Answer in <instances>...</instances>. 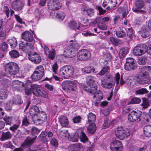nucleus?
Wrapping results in <instances>:
<instances>
[{
  "label": "nucleus",
  "mask_w": 151,
  "mask_h": 151,
  "mask_svg": "<svg viewBox=\"0 0 151 151\" xmlns=\"http://www.w3.org/2000/svg\"><path fill=\"white\" fill-rule=\"evenodd\" d=\"M24 83L18 80H15L12 83L11 86L13 89L18 91L24 86Z\"/></svg>",
  "instance_id": "22"
},
{
  "label": "nucleus",
  "mask_w": 151,
  "mask_h": 151,
  "mask_svg": "<svg viewBox=\"0 0 151 151\" xmlns=\"http://www.w3.org/2000/svg\"><path fill=\"white\" fill-rule=\"evenodd\" d=\"M142 99L143 102L141 104V105L143 108L145 109L148 108L150 104L147 99L145 98H143Z\"/></svg>",
  "instance_id": "43"
},
{
  "label": "nucleus",
  "mask_w": 151,
  "mask_h": 151,
  "mask_svg": "<svg viewBox=\"0 0 151 151\" xmlns=\"http://www.w3.org/2000/svg\"><path fill=\"white\" fill-rule=\"evenodd\" d=\"M13 104L11 100H9L6 103V105L5 106L6 109L7 111H10L12 109V106Z\"/></svg>",
  "instance_id": "42"
},
{
  "label": "nucleus",
  "mask_w": 151,
  "mask_h": 151,
  "mask_svg": "<svg viewBox=\"0 0 151 151\" xmlns=\"http://www.w3.org/2000/svg\"><path fill=\"white\" fill-rule=\"evenodd\" d=\"M141 36L143 37L146 38L150 35V30L146 26L142 27L141 31Z\"/></svg>",
  "instance_id": "24"
},
{
  "label": "nucleus",
  "mask_w": 151,
  "mask_h": 151,
  "mask_svg": "<svg viewBox=\"0 0 151 151\" xmlns=\"http://www.w3.org/2000/svg\"><path fill=\"white\" fill-rule=\"evenodd\" d=\"M82 71L84 72L88 73H91V72L96 73L95 69L93 67L88 66L82 69Z\"/></svg>",
  "instance_id": "37"
},
{
  "label": "nucleus",
  "mask_w": 151,
  "mask_h": 151,
  "mask_svg": "<svg viewBox=\"0 0 151 151\" xmlns=\"http://www.w3.org/2000/svg\"><path fill=\"white\" fill-rule=\"evenodd\" d=\"M97 91L93 94H94L93 98L94 99H96L98 101H100L103 99V94L101 91H99L97 92Z\"/></svg>",
  "instance_id": "32"
},
{
  "label": "nucleus",
  "mask_w": 151,
  "mask_h": 151,
  "mask_svg": "<svg viewBox=\"0 0 151 151\" xmlns=\"http://www.w3.org/2000/svg\"><path fill=\"white\" fill-rule=\"evenodd\" d=\"M44 70L43 66L40 65L36 67L35 71L44 76Z\"/></svg>",
  "instance_id": "40"
},
{
  "label": "nucleus",
  "mask_w": 151,
  "mask_h": 151,
  "mask_svg": "<svg viewBox=\"0 0 151 151\" xmlns=\"http://www.w3.org/2000/svg\"><path fill=\"white\" fill-rule=\"evenodd\" d=\"M29 60L35 64H38L41 61V58L40 56L36 52H30L28 55Z\"/></svg>",
  "instance_id": "15"
},
{
  "label": "nucleus",
  "mask_w": 151,
  "mask_h": 151,
  "mask_svg": "<svg viewBox=\"0 0 151 151\" xmlns=\"http://www.w3.org/2000/svg\"><path fill=\"white\" fill-rule=\"evenodd\" d=\"M11 57L12 58H15L19 57V54L18 52L15 50L10 51L9 53Z\"/></svg>",
  "instance_id": "38"
},
{
  "label": "nucleus",
  "mask_w": 151,
  "mask_h": 151,
  "mask_svg": "<svg viewBox=\"0 0 151 151\" xmlns=\"http://www.w3.org/2000/svg\"><path fill=\"white\" fill-rule=\"evenodd\" d=\"M110 148L112 151H122L123 149V146L120 141L115 140L111 143Z\"/></svg>",
  "instance_id": "17"
},
{
  "label": "nucleus",
  "mask_w": 151,
  "mask_h": 151,
  "mask_svg": "<svg viewBox=\"0 0 151 151\" xmlns=\"http://www.w3.org/2000/svg\"><path fill=\"white\" fill-rule=\"evenodd\" d=\"M111 42L116 46H118L119 44V40L113 37H111L110 38Z\"/></svg>",
  "instance_id": "49"
},
{
  "label": "nucleus",
  "mask_w": 151,
  "mask_h": 151,
  "mask_svg": "<svg viewBox=\"0 0 151 151\" xmlns=\"http://www.w3.org/2000/svg\"><path fill=\"white\" fill-rule=\"evenodd\" d=\"M91 52L87 50L82 49L78 52L77 57L78 59L81 61H86L89 60L91 57Z\"/></svg>",
  "instance_id": "6"
},
{
  "label": "nucleus",
  "mask_w": 151,
  "mask_h": 151,
  "mask_svg": "<svg viewBox=\"0 0 151 151\" xmlns=\"http://www.w3.org/2000/svg\"><path fill=\"white\" fill-rule=\"evenodd\" d=\"M129 50L128 48L127 47H124L121 49L119 52L120 58H124L128 53Z\"/></svg>",
  "instance_id": "27"
},
{
  "label": "nucleus",
  "mask_w": 151,
  "mask_h": 151,
  "mask_svg": "<svg viewBox=\"0 0 151 151\" xmlns=\"http://www.w3.org/2000/svg\"><path fill=\"white\" fill-rule=\"evenodd\" d=\"M56 17L59 20L62 21L63 19L65 17V15L64 13L56 14Z\"/></svg>",
  "instance_id": "54"
},
{
  "label": "nucleus",
  "mask_w": 151,
  "mask_h": 151,
  "mask_svg": "<svg viewBox=\"0 0 151 151\" xmlns=\"http://www.w3.org/2000/svg\"><path fill=\"white\" fill-rule=\"evenodd\" d=\"M125 83L128 87H132L135 86V81L132 77L130 76L126 79Z\"/></svg>",
  "instance_id": "23"
},
{
  "label": "nucleus",
  "mask_w": 151,
  "mask_h": 151,
  "mask_svg": "<svg viewBox=\"0 0 151 151\" xmlns=\"http://www.w3.org/2000/svg\"><path fill=\"white\" fill-rule=\"evenodd\" d=\"M8 42L11 47L14 48L17 45V41L15 38L8 39Z\"/></svg>",
  "instance_id": "35"
},
{
  "label": "nucleus",
  "mask_w": 151,
  "mask_h": 151,
  "mask_svg": "<svg viewBox=\"0 0 151 151\" xmlns=\"http://www.w3.org/2000/svg\"><path fill=\"white\" fill-rule=\"evenodd\" d=\"M61 4L58 0H53L48 2L47 6L49 9L55 11L60 9L61 6Z\"/></svg>",
  "instance_id": "13"
},
{
  "label": "nucleus",
  "mask_w": 151,
  "mask_h": 151,
  "mask_svg": "<svg viewBox=\"0 0 151 151\" xmlns=\"http://www.w3.org/2000/svg\"><path fill=\"white\" fill-rule=\"evenodd\" d=\"M144 133L145 135L147 137H151V125H148L144 128Z\"/></svg>",
  "instance_id": "31"
},
{
  "label": "nucleus",
  "mask_w": 151,
  "mask_h": 151,
  "mask_svg": "<svg viewBox=\"0 0 151 151\" xmlns=\"http://www.w3.org/2000/svg\"><path fill=\"white\" fill-rule=\"evenodd\" d=\"M39 111V108L37 106H34L30 109L29 113L30 115L32 116L33 121L34 123L37 121L35 118L37 117V114Z\"/></svg>",
  "instance_id": "19"
},
{
  "label": "nucleus",
  "mask_w": 151,
  "mask_h": 151,
  "mask_svg": "<svg viewBox=\"0 0 151 151\" xmlns=\"http://www.w3.org/2000/svg\"><path fill=\"white\" fill-rule=\"evenodd\" d=\"M96 117V115L90 113L88 116V120L89 122L93 123L95 122Z\"/></svg>",
  "instance_id": "39"
},
{
  "label": "nucleus",
  "mask_w": 151,
  "mask_h": 151,
  "mask_svg": "<svg viewBox=\"0 0 151 151\" xmlns=\"http://www.w3.org/2000/svg\"><path fill=\"white\" fill-rule=\"evenodd\" d=\"M144 6V2L142 0H137L135 3V5L133 8V11L137 13L145 14L146 12L143 10H141Z\"/></svg>",
  "instance_id": "10"
},
{
  "label": "nucleus",
  "mask_w": 151,
  "mask_h": 151,
  "mask_svg": "<svg viewBox=\"0 0 151 151\" xmlns=\"http://www.w3.org/2000/svg\"><path fill=\"white\" fill-rule=\"evenodd\" d=\"M77 83L74 81H65L62 84L63 89L69 91H76L77 87Z\"/></svg>",
  "instance_id": "12"
},
{
  "label": "nucleus",
  "mask_w": 151,
  "mask_h": 151,
  "mask_svg": "<svg viewBox=\"0 0 151 151\" xmlns=\"http://www.w3.org/2000/svg\"><path fill=\"white\" fill-rule=\"evenodd\" d=\"M96 129V127L94 123H91L88 128V132L93 134Z\"/></svg>",
  "instance_id": "34"
},
{
  "label": "nucleus",
  "mask_w": 151,
  "mask_h": 151,
  "mask_svg": "<svg viewBox=\"0 0 151 151\" xmlns=\"http://www.w3.org/2000/svg\"><path fill=\"white\" fill-rule=\"evenodd\" d=\"M96 80V78L95 77L93 76L88 77L87 78L86 83L88 86L84 87V90L90 93H95L97 90Z\"/></svg>",
  "instance_id": "1"
},
{
  "label": "nucleus",
  "mask_w": 151,
  "mask_h": 151,
  "mask_svg": "<svg viewBox=\"0 0 151 151\" xmlns=\"http://www.w3.org/2000/svg\"><path fill=\"white\" fill-rule=\"evenodd\" d=\"M40 131L36 128L34 127L32 128V133L33 135H35L38 134L40 132Z\"/></svg>",
  "instance_id": "64"
},
{
  "label": "nucleus",
  "mask_w": 151,
  "mask_h": 151,
  "mask_svg": "<svg viewBox=\"0 0 151 151\" xmlns=\"http://www.w3.org/2000/svg\"><path fill=\"white\" fill-rule=\"evenodd\" d=\"M146 62V60L145 58H140L138 61L139 64L141 65H145Z\"/></svg>",
  "instance_id": "63"
},
{
  "label": "nucleus",
  "mask_w": 151,
  "mask_h": 151,
  "mask_svg": "<svg viewBox=\"0 0 151 151\" xmlns=\"http://www.w3.org/2000/svg\"><path fill=\"white\" fill-rule=\"evenodd\" d=\"M60 123H68L67 118L64 116H61L59 119Z\"/></svg>",
  "instance_id": "53"
},
{
  "label": "nucleus",
  "mask_w": 151,
  "mask_h": 151,
  "mask_svg": "<svg viewBox=\"0 0 151 151\" xmlns=\"http://www.w3.org/2000/svg\"><path fill=\"white\" fill-rule=\"evenodd\" d=\"M82 118L80 116H76L74 117L72 120L74 123H79Z\"/></svg>",
  "instance_id": "58"
},
{
  "label": "nucleus",
  "mask_w": 151,
  "mask_h": 151,
  "mask_svg": "<svg viewBox=\"0 0 151 151\" xmlns=\"http://www.w3.org/2000/svg\"><path fill=\"white\" fill-rule=\"evenodd\" d=\"M7 45L5 42H3L1 43V48L3 51H6L7 50Z\"/></svg>",
  "instance_id": "56"
},
{
  "label": "nucleus",
  "mask_w": 151,
  "mask_h": 151,
  "mask_svg": "<svg viewBox=\"0 0 151 151\" xmlns=\"http://www.w3.org/2000/svg\"><path fill=\"white\" fill-rule=\"evenodd\" d=\"M147 46L144 44L138 45L133 50L134 55L137 56H140L146 52Z\"/></svg>",
  "instance_id": "7"
},
{
  "label": "nucleus",
  "mask_w": 151,
  "mask_h": 151,
  "mask_svg": "<svg viewBox=\"0 0 151 151\" xmlns=\"http://www.w3.org/2000/svg\"><path fill=\"white\" fill-rule=\"evenodd\" d=\"M62 133H63L65 134L63 138L65 139H69L70 138V135L68 132L66 131H64V132H61L60 133V135L62 134Z\"/></svg>",
  "instance_id": "59"
},
{
  "label": "nucleus",
  "mask_w": 151,
  "mask_h": 151,
  "mask_svg": "<svg viewBox=\"0 0 151 151\" xmlns=\"http://www.w3.org/2000/svg\"><path fill=\"white\" fill-rule=\"evenodd\" d=\"M116 34L117 36L119 38L124 37L126 35V32L123 30L116 31Z\"/></svg>",
  "instance_id": "44"
},
{
  "label": "nucleus",
  "mask_w": 151,
  "mask_h": 151,
  "mask_svg": "<svg viewBox=\"0 0 151 151\" xmlns=\"http://www.w3.org/2000/svg\"><path fill=\"white\" fill-rule=\"evenodd\" d=\"M11 137V135L9 132L3 133L1 139V141H4L8 139Z\"/></svg>",
  "instance_id": "45"
},
{
  "label": "nucleus",
  "mask_w": 151,
  "mask_h": 151,
  "mask_svg": "<svg viewBox=\"0 0 151 151\" xmlns=\"http://www.w3.org/2000/svg\"><path fill=\"white\" fill-rule=\"evenodd\" d=\"M8 94V91L6 88L1 87L0 88V98L4 99L7 97Z\"/></svg>",
  "instance_id": "25"
},
{
  "label": "nucleus",
  "mask_w": 151,
  "mask_h": 151,
  "mask_svg": "<svg viewBox=\"0 0 151 151\" xmlns=\"http://www.w3.org/2000/svg\"><path fill=\"white\" fill-rule=\"evenodd\" d=\"M12 102L13 104L17 105H21L23 103L20 96L17 95L13 97Z\"/></svg>",
  "instance_id": "29"
},
{
  "label": "nucleus",
  "mask_w": 151,
  "mask_h": 151,
  "mask_svg": "<svg viewBox=\"0 0 151 151\" xmlns=\"http://www.w3.org/2000/svg\"><path fill=\"white\" fill-rule=\"evenodd\" d=\"M141 115V113L139 111H132L128 115V119L130 122H139L141 121L140 117Z\"/></svg>",
  "instance_id": "9"
},
{
  "label": "nucleus",
  "mask_w": 151,
  "mask_h": 151,
  "mask_svg": "<svg viewBox=\"0 0 151 151\" xmlns=\"http://www.w3.org/2000/svg\"><path fill=\"white\" fill-rule=\"evenodd\" d=\"M98 27L99 29L102 30H105L107 29V27L104 22L100 23L99 24Z\"/></svg>",
  "instance_id": "55"
},
{
  "label": "nucleus",
  "mask_w": 151,
  "mask_h": 151,
  "mask_svg": "<svg viewBox=\"0 0 151 151\" xmlns=\"http://www.w3.org/2000/svg\"><path fill=\"white\" fill-rule=\"evenodd\" d=\"M19 47L20 49H21L22 51L26 52L32 51L34 49L33 44L32 43H24L22 41L19 44Z\"/></svg>",
  "instance_id": "14"
},
{
  "label": "nucleus",
  "mask_w": 151,
  "mask_h": 151,
  "mask_svg": "<svg viewBox=\"0 0 151 151\" xmlns=\"http://www.w3.org/2000/svg\"><path fill=\"white\" fill-rule=\"evenodd\" d=\"M43 76V75L35 71L31 76L32 79L34 81H37L40 80Z\"/></svg>",
  "instance_id": "30"
},
{
  "label": "nucleus",
  "mask_w": 151,
  "mask_h": 151,
  "mask_svg": "<svg viewBox=\"0 0 151 151\" xmlns=\"http://www.w3.org/2000/svg\"><path fill=\"white\" fill-rule=\"evenodd\" d=\"M40 92V96H41L44 98H48V95L47 93L42 89Z\"/></svg>",
  "instance_id": "57"
},
{
  "label": "nucleus",
  "mask_w": 151,
  "mask_h": 151,
  "mask_svg": "<svg viewBox=\"0 0 151 151\" xmlns=\"http://www.w3.org/2000/svg\"><path fill=\"white\" fill-rule=\"evenodd\" d=\"M141 102V100L140 99L134 97L131 99V100L129 102L130 104H139Z\"/></svg>",
  "instance_id": "50"
},
{
  "label": "nucleus",
  "mask_w": 151,
  "mask_h": 151,
  "mask_svg": "<svg viewBox=\"0 0 151 151\" xmlns=\"http://www.w3.org/2000/svg\"><path fill=\"white\" fill-rule=\"evenodd\" d=\"M86 12L88 15L89 16H91L94 13V10L93 9L89 8L86 10Z\"/></svg>",
  "instance_id": "62"
},
{
  "label": "nucleus",
  "mask_w": 151,
  "mask_h": 151,
  "mask_svg": "<svg viewBox=\"0 0 151 151\" xmlns=\"http://www.w3.org/2000/svg\"><path fill=\"white\" fill-rule=\"evenodd\" d=\"M114 78L116 81V84L118 85V86L116 87V88H117V90H118L119 88L118 84H119V81L120 79V75L119 73H116L115 74Z\"/></svg>",
  "instance_id": "47"
},
{
  "label": "nucleus",
  "mask_w": 151,
  "mask_h": 151,
  "mask_svg": "<svg viewBox=\"0 0 151 151\" xmlns=\"http://www.w3.org/2000/svg\"><path fill=\"white\" fill-rule=\"evenodd\" d=\"M41 116L40 119H37V121L38 122H46L47 119V114L45 113H43L41 114Z\"/></svg>",
  "instance_id": "48"
},
{
  "label": "nucleus",
  "mask_w": 151,
  "mask_h": 151,
  "mask_svg": "<svg viewBox=\"0 0 151 151\" xmlns=\"http://www.w3.org/2000/svg\"><path fill=\"white\" fill-rule=\"evenodd\" d=\"M117 3L116 0H104L102 6L107 10H111L116 7Z\"/></svg>",
  "instance_id": "16"
},
{
  "label": "nucleus",
  "mask_w": 151,
  "mask_h": 151,
  "mask_svg": "<svg viewBox=\"0 0 151 151\" xmlns=\"http://www.w3.org/2000/svg\"><path fill=\"white\" fill-rule=\"evenodd\" d=\"M139 72L138 78L140 81L143 82L142 83H147L146 81V79L148 76V73L147 72V67L146 66H142L139 68Z\"/></svg>",
  "instance_id": "11"
},
{
  "label": "nucleus",
  "mask_w": 151,
  "mask_h": 151,
  "mask_svg": "<svg viewBox=\"0 0 151 151\" xmlns=\"http://www.w3.org/2000/svg\"><path fill=\"white\" fill-rule=\"evenodd\" d=\"M22 38L27 42H32L34 39L33 34L28 31H25L22 34Z\"/></svg>",
  "instance_id": "18"
},
{
  "label": "nucleus",
  "mask_w": 151,
  "mask_h": 151,
  "mask_svg": "<svg viewBox=\"0 0 151 151\" xmlns=\"http://www.w3.org/2000/svg\"><path fill=\"white\" fill-rule=\"evenodd\" d=\"M115 84V83L114 81L111 80L109 82V81L108 80V79H104L101 80V85L106 88H111L114 86Z\"/></svg>",
  "instance_id": "20"
},
{
  "label": "nucleus",
  "mask_w": 151,
  "mask_h": 151,
  "mask_svg": "<svg viewBox=\"0 0 151 151\" xmlns=\"http://www.w3.org/2000/svg\"><path fill=\"white\" fill-rule=\"evenodd\" d=\"M74 73V69L73 66L67 65L64 66L60 70V75L62 77L67 78L71 77Z\"/></svg>",
  "instance_id": "2"
},
{
  "label": "nucleus",
  "mask_w": 151,
  "mask_h": 151,
  "mask_svg": "<svg viewBox=\"0 0 151 151\" xmlns=\"http://www.w3.org/2000/svg\"><path fill=\"white\" fill-rule=\"evenodd\" d=\"M69 27L72 29H77L79 30L80 29V26H78L77 27V23L74 21H72L69 22L68 24Z\"/></svg>",
  "instance_id": "36"
},
{
  "label": "nucleus",
  "mask_w": 151,
  "mask_h": 151,
  "mask_svg": "<svg viewBox=\"0 0 151 151\" xmlns=\"http://www.w3.org/2000/svg\"><path fill=\"white\" fill-rule=\"evenodd\" d=\"M24 5L23 3L21 1H16L13 3L12 7L15 10L19 11L22 9Z\"/></svg>",
  "instance_id": "21"
},
{
  "label": "nucleus",
  "mask_w": 151,
  "mask_h": 151,
  "mask_svg": "<svg viewBox=\"0 0 151 151\" xmlns=\"http://www.w3.org/2000/svg\"><path fill=\"white\" fill-rule=\"evenodd\" d=\"M5 69L7 74L13 75L18 73L19 69L16 63L12 62L8 63L5 65Z\"/></svg>",
  "instance_id": "3"
},
{
  "label": "nucleus",
  "mask_w": 151,
  "mask_h": 151,
  "mask_svg": "<svg viewBox=\"0 0 151 151\" xmlns=\"http://www.w3.org/2000/svg\"><path fill=\"white\" fill-rule=\"evenodd\" d=\"M80 138L81 141L83 142L88 140L87 138L86 137L85 134L83 132L81 133Z\"/></svg>",
  "instance_id": "52"
},
{
  "label": "nucleus",
  "mask_w": 151,
  "mask_h": 151,
  "mask_svg": "<svg viewBox=\"0 0 151 151\" xmlns=\"http://www.w3.org/2000/svg\"><path fill=\"white\" fill-rule=\"evenodd\" d=\"M136 61L132 58H127L124 65L125 69L127 71L134 70L137 68Z\"/></svg>",
  "instance_id": "8"
},
{
  "label": "nucleus",
  "mask_w": 151,
  "mask_h": 151,
  "mask_svg": "<svg viewBox=\"0 0 151 151\" xmlns=\"http://www.w3.org/2000/svg\"><path fill=\"white\" fill-rule=\"evenodd\" d=\"M49 53L48 55V58L52 60H53L55 58V50H53L51 52H50Z\"/></svg>",
  "instance_id": "51"
},
{
  "label": "nucleus",
  "mask_w": 151,
  "mask_h": 151,
  "mask_svg": "<svg viewBox=\"0 0 151 151\" xmlns=\"http://www.w3.org/2000/svg\"><path fill=\"white\" fill-rule=\"evenodd\" d=\"M116 137L120 139H123L130 135L129 130L122 127L116 128L115 131Z\"/></svg>",
  "instance_id": "4"
},
{
  "label": "nucleus",
  "mask_w": 151,
  "mask_h": 151,
  "mask_svg": "<svg viewBox=\"0 0 151 151\" xmlns=\"http://www.w3.org/2000/svg\"><path fill=\"white\" fill-rule=\"evenodd\" d=\"M79 48V45L77 42H75L72 44H70L65 50V51L67 53V55L66 57L68 58L73 57Z\"/></svg>",
  "instance_id": "5"
},
{
  "label": "nucleus",
  "mask_w": 151,
  "mask_h": 151,
  "mask_svg": "<svg viewBox=\"0 0 151 151\" xmlns=\"http://www.w3.org/2000/svg\"><path fill=\"white\" fill-rule=\"evenodd\" d=\"M109 69V68L108 66H104L103 69L99 73V74L100 76H103L104 74L106 73Z\"/></svg>",
  "instance_id": "46"
},
{
  "label": "nucleus",
  "mask_w": 151,
  "mask_h": 151,
  "mask_svg": "<svg viewBox=\"0 0 151 151\" xmlns=\"http://www.w3.org/2000/svg\"><path fill=\"white\" fill-rule=\"evenodd\" d=\"M32 85L31 83L27 82L25 84V91L26 94L29 95L32 92Z\"/></svg>",
  "instance_id": "26"
},
{
  "label": "nucleus",
  "mask_w": 151,
  "mask_h": 151,
  "mask_svg": "<svg viewBox=\"0 0 151 151\" xmlns=\"http://www.w3.org/2000/svg\"><path fill=\"white\" fill-rule=\"evenodd\" d=\"M148 92V91L146 89L142 88L137 90L135 92V93L136 95H143L147 93Z\"/></svg>",
  "instance_id": "41"
},
{
  "label": "nucleus",
  "mask_w": 151,
  "mask_h": 151,
  "mask_svg": "<svg viewBox=\"0 0 151 151\" xmlns=\"http://www.w3.org/2000/svg\"><path fill=\"white\" fill-rule=\"evenodd\" d=\"M10 84L9 81L6 79H4L1 80V86L0 88H6L9 86Z\"/></svg>",
  "instance_id": "33"
},
{
  "label": "nucleus",
  "mask_w": 151,
  "mask_h": 151,
  "mask_svg": "<svg viewBox=\"0 0 151 151\" xmlns=\"http://www.w3.org/2000/svg\"><path fill=\"white\" fill-rule=\"evenodd\" d=\"M35 139V138L34 139H27L26 141H25V143L23 144V145H22V147H23L24 145H29L32 144L33 142V141Z\"/></svg>",
  "instance_id": "61"
},
{
  "label": "nucleus",
  "mask_w": 151,
  "mask_h": 151,
  "mask_svg": "<svg viewBox=\"0 0 151 151\" xmlns=\"http://www.w3.org/2000/svg\"><path fill=\"white\" fill-rule=\"evenodd\" d=\"M42 89L38 87L37 85L33 84L32 85V92L35 96H39L40 92Z\"/></svg>",
  "instance_id": "28"
},
{
  "label": "nucleus",
  "mask_w": 151,
  "mask_h": 151,
  "mask_svg": "<svg viewBox=\"0 0 151 151\" xmlns=\"http://www.w3.org/2000/svg\"><path fill=\"white\" fill-rule=\"evenodd\" d=\"M99 61L100 65L102 66H103V65H106L108 63V61L106 60L103 59L102 58H101L99 60Z\"/></svg>",
  "instance_id": "60"
}]
</instances>
